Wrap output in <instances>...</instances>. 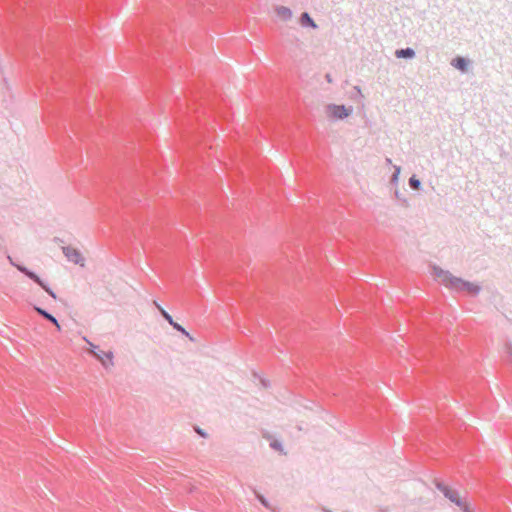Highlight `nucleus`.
<instances>
[{
    "label": "nucleus",
    "instance_id": "obj_1",
    "mask_svg": "<svg viewBox=\"0 0 512 512\" xmlns=\"http://www.w3.org/2000/svg\"><path fill=\"white\" fill-rule=\"evenodd\" d=\"M433 274L444 286L456 292L465 291L471 296H477L481 291V286L479 284L466 281L460 277H456L449 271L443 270L438 266L433 267Z\"/></svg>",
    "mask_w": 512,
    "mask_h": 512
},
{
    "label": "nucleus",
    "instance_id": "obj_2",
    "mask_svg": "<svg viewBox=\"0 0 512 512\" xmlns=\"http://www.w3.org/2000/svg\"><path fill=\"white\" fill-rule=\"evenodd\" d=\"M8 259L12 266L17 268V270L21 273H23L26 277L34 281L36 284H38L49 296H51L53 299H56V293L50 288V286L43 281L34 271L28 269L26 266L22 264H17L12 260L10 256H8Z\"/></svg>",
    "mask_w": 512,
    "mask_h": 512
},
{
    "label": "nucleus",
    "instance_id": "obj_3",
    "mask_svg": "<svg viewBox=\"0 0 512 512\" xmlns=\"http://www.w3.org/2000/svg\"><path fill=\"white\" fill-rule=\"evenodd\" d=\"M434 483L436 488L443 493L445 498L449 499L456 506L463 505V500L459 497V493L457 490L451 489L449 486H447L440 480H435Z\"/></svg>",
    "mask_w": 512,
    "mask_h": 512
},
{
    "label": "nucleus",
    "instance_id": "obj_4",
    "mask_svg": "<svg viewBox=\"0 0 512 512\" xmlns=\"http://www.w3.org/2000/svg\"><path fill=\"white\" fill-rule=\"evenodd\" d=\"M327 113L334 119L347 118L352 113V108H347L344 105L329 104L326 107Z\"/></svg>",
    "mask_w": 512,
    "mask_h": 512
},
{
    "label": "nucleus",
    "instance_id": "obj_5",
    "mask_svg": "<svg viewBox=\"0 0 512 512\" xmlns=\"http://www.w3.org/2000/svg\"><path fill=\"white\" fill-rule=\"evenodd\" d=\"M156 307L158 308L160 314L162 317L178 332L188 337L190 340H193V338L190 336L189 332L185 330V328L180 325L179 323L175 322L173 317L165 310L163 309L157 302H155Z\"/></svg>",
    "mask_w": 512,
    "mask_h": 512
},
{
    "label": "nucleus",
    "instance_id": "obj_6",
    "mask_svg": "<svg viewBox=\"0 0 512 512\" xmlns=\"http://www.w3.org/2000/svg\"><path fill=\"white\" fill-rule=\"evenodd\" d=\"M62 252L68 261L80 266H84L85 259L82 257L79 250L71 246H64L62 247Z\"/></svg>",
    "mask_w": 512,
    "mask_h": 512
},
{
    "label": "nucleus",
    "instance_id": "obj_7",
    "mask_svg": "<svg viewBox=\"0 0 512 512\" xmlns=\"http://www.w3.org/2000/svg\"><path fill=\"white\" fill-rule=\"evenodd\" d=\"M82 339L89 345V353L92 354L98 361H100L105 369H108L107 362L104 360V358H101V354L98 353L99 347L92 343L86 336H83Z\"/></svg>",
    "mask_w": 512,
    "mask_h": 512
},
{
    "label": "nucleus",
    "instance_id": "obj_8",
    "mask_svg": "<svg viewBox=\"0 0 512 512\" xmlns=\"http://www.w3.org/2000/svg\"><path fill=\"white\" fill-rule=\"evenodd\" d=\"M451 65L461 72H466L469 65V60L464 57L457 56L452 59Z\"/></svg>",
    "mask_w": 512,
    "mask_h": 512
},
{
    "label": "nucleus",
    "instance_id": "obj_9",
    "mask_svg": "<svg viewBox=\"0 0 512 512\" xmlns=\"http://www.w3.org/2000/svg\"><path fill=\"white\" fill-rule=\"evenodd\" d=\"M300 24L303 27H309L312 29H317L318 25L315 23V21L312 19L310 14L308 12H303L300 16Z\"/></svg>",
    "mask_w": 512,
    "mask_h": 512
},
{
    "label": "nucleus",
    "instance_id": "obj_10",
    "mask_svg": "<svg viewBox=\"0 0 512 512\" xmlns=\"http://www.w3.org/2000/svg\"><path fill=\"white\" fill-rule=\"evenodd\" d=\"M416 55L414 49L407 47V48H401L397 49L395 51V56L399 59H412Z\"/></svg>",
    "mask_w": 512,
    "mask_h": 512
},
{
    "label": "nucleus",
    "instance_id": "obj_11",
    "mask_svg": "<svg viewBox=\"0 0 512 512\" xmlns=\"http://www.w3.org/2000/svg\"><path fill=\"white\" fill-rule=\"evenodd\" d=\"M33 309L40 315L42 316L44 319H46L47 321H49L50 323L52 324H57V319L56 317H54L51 313H49L47 310L39 307V306H36L34 305L33 306Z\"/></svg>",
    "mask_w": 512,
    "mask_h": 512
},
{
    "label": "nucleus",
    "instance_id": "obj_12",
    "mask_svg": "<svg viewBox=\"0 0 512 512\" xmlns=\"http://www.w3.org/2000/svg\"><path fill=\"white\" fill-rule=\"evenodd\" d=\"M276 13L284 21H288L292 18V10L285 6H277Z\"/></svg>",
    "mask_w": 512,
    "mask_h": 512
},
{
    "label": "nucleus",
    "instance_id": "obj_13",
    "mask_svg": "<svg viewBox=\"0 0 512 512\" xmlns=\"http://www.w3.org/2000/svg\"><path fill=\"white\" fill-rule=\"evenodd\" d=\"M98 353H100L101 358H104V360L107 362L108 368L113 366L114 354L112 351L104 352V351L99 350Z\"/></svg>",
    "mask_w": 512,
    "mask_h": 512
},
{
    "label": "nucleus",
    "instance_id": "obj_14",
    "mask_svg": "<svg viewBox=\"0 0 512 512\" xmlns=\"http://www.w3.org/2000/svg\"><path fill=\"white\" fill-rule=\"evenodd\" d=\"M409 186L413 190H419L421 188V181L415 175H412L409 178Z\"/></svg>",
    "mask_w": 512,
    "mask_h": 512
},
{
    "label": "nucleus",
    "instance_id": "obj_15",
    "mask_svg": "<svg viewBox=\"0 0 512 512\" xmlns=\"http://www.w3.org/2000/svg\"><path fill=\"white\" fill-rule=\"evenodd\" d=\"M270 447L276 451H279L282 454H286V452L283 449V445L280 441L274 440L270 443Z\"/></svg>",
    "mask_w": 512,
    "mask_h": 512
},
{
    "label": "nucleus",
    "instance_id": "obj_16",
    "mask_svg": "<svg viewBox=\"0 0 512 512\" xmlns=\"http://www.w3.org/2000/svg\"><path fill=\"white\" fill-rule=\"evenodd\" d=\"M395 171L392 175V182H396L398 180V177H399V174H400V171H401V168L399 166H395Z\"/></svg>",
    "mask_w": 512,
    "mask_h": 512
},
{
    "label": "nucleus",
    "instance_id": "obj_17",
    "mask_svg": "<svg viewBox=\"0 0 512 512\" xmlns=\"http://www.w3.org/2000/svg\"><path fill=\"white\" fill-rule=\"evenodd\" d=\"M463 512H474L467 503L463 501L462 506H458Z\"/></svg>",
    "mask_w": 512,
    "mask_h": 512
},
{
    "label": "nucleus",
    "instance_id": "obj_18",
    "mask_svg": "<svg viewBox=\"0 0 512 512\" xmlns=\"http://www.w3.org/2000/svg\"><path fill=\"white\" fill-rule=\"evenodd\" d=\"M195 431L197 432V434H199L201 437L203 438H206L207 437V433L201 429L200 427H196L195 428Z\"/></svg>",
    "mask_w": 512,
    "mask_h": 512
},
{
    "label": "nucleus",
    "instance_id": "obj_19",
    "mask_svg": "<svg viewBox=\"0 0 512 512\" xmlns=\"http://www.w3.org/2000/svg\"><path fill=\"white\" fill-rule=\"evenodd\" d=\"M507 354H508L510 362L512 363V344L507 345Z\"/></svg>",
    "mask_w": 512,
    "mask_h": 512
},
{
    "label": "nucleus",
    "instance_id": "obj_20",
    "mask_svg": "<svg viewBox=\"0 0 512 512\" xmlns=\"http://www.w3.org/2000/svg\"><path fill=\"white\" fill-rule=\"evenodd\" d=\"M258 499L264 506H268V502L263 496H258Z\"/></svg>",
    "mask_w": 512,
    "mask_h": 512
},
{
    "label": "nucleus",
    "instance_id": "obj_21",
    "mask_svg": "<svg viewBox=\"0 0 512 512\" xmlns=\"http://www.w3.org/2000/svg\"><path fill=\"white\" fill-rule=\"evenodd\" d=\"M261 383L264 387H268L269 386V383L265 380V379H262L261 380Z\"/></svg>",
    "mask_w": 512,
    "mask_h": 512
},
{
    "label": "nucleus",
    "instance_id": "obj_22",
    "mask_svg": "<svg viewBox=\"0 0 512 512\" xmlns=\"http://www.w3.org/2000/svg\"><path fill=\"white\" fill-rule=\"evenodd\" d=\"M326 80L331 83L332 82V79H331V76L330 74H326Z\"/></svg>",
    "mask_w": 512,
    "mask_h": 512
},
{
    "label": "nucleus",
    "instance_id": "obj_23",
    "mask_svg": "<svg viewBox=\"0 0 512 512\" xmlns=\"http://www.w3.org/2000/svg\"><path fill=\"white\" fill-rule=\"evenodd\" d=\"M53 325L57 328L58 331L61 330V325L59 324L58 321H57V324H53Z\"/></svg>",
    "mask_w": 512,
    "mask_h": 512
},
{
    "label": "nucleus",
    "instance_id": "obj_24",
    "mask_svg": "<svg viewBox=\"0 0 512 512\" xmlns=\"http://www.w3.org/2000/svg\"><path fill=\"white\" fill-rule=\"evenodd\" d=\"M354 88H355V90H357V92H358L359 94H361V90H360V88H359L358 86H355Z\"/></svg>",
    "mask_w": 512,
    "mask_h": 512
},
{
    "label": "nucleus",
    "instance_id": "obj_25",
    "mask_svg": "<svg viewBox=\"0 0 512 512\" xmlns=\"http://www.w3.org/2000/svg\"><path fill=\"white\" fill-rule=\"evenodd\" d=\"M386 161H387V164L391 163V159H389V158H387Z\"/></svg>",
    "mask_w": 512,
    "mask_h": 512
}]
</instances>
